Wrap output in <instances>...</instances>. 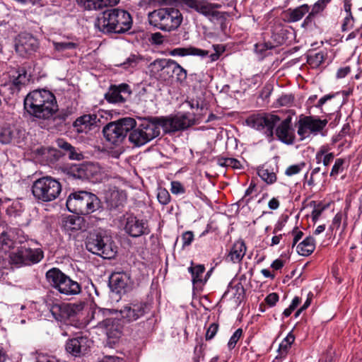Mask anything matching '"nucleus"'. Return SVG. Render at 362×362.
<instances>
[{
  "mask_svg": "<svg viewBox=\"0 0 362 362\" xmlns=\"http://www.w3.org/2000/svg\"><path fill=\"white\" fill-rule=\"evenodd\" d=\"M25 111L39 119H49L58 111L55 95L46 89L34 90L24 98Z\"/></svg>",
  "mask_w": 362,
  "mask_h": 362,
  "instance_id": "1",
  "label": "nucleus"
},
{
  "mask_svg": "<svg viewBox=\"0 0 362 362\" xmlns=\"http://www.w3.org/2000/svg\"><path fill=\"white\" fill-rule=\"evenodd\" d=\"M132 23V16L128 11L110 8L98 16L95 26L105 34H124L130 30Z\"/></svg>",
  "mask_w": 362,
  "mask_h": 362,
  "instance_id": "2",
  "label": "nucleus"
},
{
  "mask_svg": "<svg viewBox=\"0 0 362 362\" xmlns=\"http://www.w3.org/2000/svg\"><path fill=\"white\" fill-rule=\"evenodd\" d=\"M66 206L70 212L84 216L103 209V204L98 197L86 190L71 192L67 197Z\"/></svg>",
  "mask_w": 362,
  "mask_h": 362,
  "instance_id": "3",
  "label": "nucleus"
},
{
  "mask_svg": "<svg viewBox=\"0 0 362 362\" xmlns=\"http://www.w3.org/2000/svg\"><path fill=\"white\" fill-rule=\"evenodd\" d=\"M86 247L103 259H112L117 252V247L112 237L100 232L90 235L86 241Z\"/></svg>",
  "mask_w": 362,
  "mask_h": 362,
  "instance_id": "4",
  "label": "nucleus"
},
{
  "mask_svg": "<svg viewBox=\"0 0 362 362\" xmlns=\"http://www.w3.org/2000/svg\"><path fill=\"white\" fill-rule=\"evenodd\" d=\"M32 194L39 202L56 199L62 192V185L56 179L45 176L36 180L32 185Z\"/></svg>",
  "mask_w": 362,
  "mask_h": 362,
  "instance_id": "5",
  "label": "nucleus"
},
{
  "mask_svg": "<svg viewBox=\"0 0 362 362\" xmlns=\"http://www.w3.org/2000/svg\"><path fill=\"white\" fill-rule=\"evenodd\" d=\"M136 127V122L132 117H124L110 122L104 126L103 134L110 144L118 146L122 143L129 132Z\"/></svg>",
  "mask_w": 362,
  "mask_h": 362,
  "instance_id": "6",
  "label": "nucleus"
},
{
  "mask_svg": "<svg viewBox=\"0 0 362 362\" xmlns=\"http://www.w3.org/2000/svg\"><path fill=\"white\" fill-rule=\"evenodd\" d=\"M153 117L146 118L138 127H135L129 132V141L134 146L140 147L160 135V129L153 120Z\"/></svg>",
  "mask_w": 362,
  "mask_h": 362,
  "instance_id": "7",
  "label": "nucleus"
},
{
  "mask_svg": "<svg viewBox=\"0 0 362 362\" xmlns=\"http://www.w3.org/2000/svg\"><path fill=\"white\" fill-rule=\"evenodd\" d=\"M154 25L163 31L177 29L182 21L180 11L175 8H161L151 13Z\"/></svg>",
  "mask_w": 362,
  "mask_h": 362,
  "instance_id": "8",
  "label": "nucleus"
},
{
  "mask_svg": "<svg viewBox=\"0 0 362 362\" xmlns=\"http://www.w3.org/2000/svg\"><path fill=\"white\" fill-rule=\"evenodd\" d=\"M153 120L158 128L162 127L165 134H173L183 131L195 124L194 117L190 113L170 115L167 117H153Z\"/></svg>",
  "mask_w": 362,
  "mask_h": 362,
  "instance_id": "9",
  "label": "nucleus"
},
{
  "mask_svg": "<svg viewBox=\"0 0 362 362\" xmlns=\"http://www.w3.org/2000/svg\"><path fill=\"white\" fill-rule=\"evenodd\" d=\"M327 123V119H321L317 116L300 115L296 124L300 139L303 140L311 134L317 135L325 128Z\"/></svg>",
  "mask_w": 362,
  "mask_h": 362,
  "instance_id": "10",
  "label": "nucleus"
},
{
  "mask_svg": "<svg viewBox=\"0 0 362 362\" xmlns=\"http://www.w3.org/2000/svg\"><path fill=\"white\" fill-rule=\"evenodd\" d=\"M175 61L171 59H157L149 65L151 76L161 83H172Z\"/></svg>",
  "mask_w": 362,
  "mask_h": 362,
  "instance_id": "11",
  "label": "nucleus"
},
{
  "mask_svg": "<svg viewBox=\"0 0 362 362\" xmlns=\"http://www.w3.org/2000/svg\"><path fill=\"white\" fill-rule=\"evenodd\" d=\"M280 120V117L276 115H257L249 117L246 123L258 131H264V134L271 141L274 137V129Z\"/></svg>",
  "mask_w": 362,
  "mask_h": 362,
  "instance_id": "12",
  "label": "nucleus"
},
{
  "mask_svg": "<svg viewBox=\"0 0 362 362\" xmlns=\"http://www.w3.org/2000/svg\"><path fill=\"white\" fill-rule=\"evenodd\" d=\"M92 344L93 341L89 339L86 334L78 332L66 341L65 350L72 356L81 357L90 351Z\"/></svg>",
  "mask_w": 362,
  "mask_h": 362,
  "instance_id": "13",
  "label": "nucleus"
},
{
  "mask_svg": "<svg viewBox=\"0 0 362 362\" xmlns=\"http://www.w3.org/2000/svg\"><path fill=\"white\" fill-rule=\"evenodd\" d=\"M98 327L103 329L107 336L105 346L113 348L121 337L123 326L117 318H107L98 323Z\"/></svg>",
  "mask_w": 362,
  "mask_h": 362,
  "instance_id": "14",
  "label": "nucleus"
},
{
  "mask_svg": "<svg viewBox=\"0 0 362 362\" xmlns=\"http://www.w3.org/2000/svg\"><path fill=\"white\" fill-rule=\"evenodd\" d=\"M109 285L112 292L124 295L132 290L134 282L129 272L116 271L110 275Z\"/></svg>",
  "mask_w": 362,
  "mask_h": 362,
  "instance_id": "15",
  "label": "nucleus"
},
{
  "mask_svg": "<svg viewBox=\"0 0 362 362\" xmlns=\"http://www.w3.org/2000/svg\"><path fill=\"white\" fill-rule=\"evenodd\" d=\"M46 305L53 317L60 322H66L73 317L78 306L71 303H53L46 300Z\"/></svg>",
  "mask_w": 362,
  "mask_h": 362,
  "instance_id": "16",
  "label": "nucleus"
},
{
  "mask_svg": "<svg viewBox=\"0 0 362 362\" xmlns=\"http://www.w3.org/2000/svg\"><path fill=\"white\" fill-rule=\"evenodd\" d=\"M38 47L39 43L37 40L30 33H21L16 38V52L23 57H25L36 52Z\"/></svg>",
  "mask_w": 362,
  "mask_h": 362,
  "instance_id": "17",
  "label": "nucleus"
},
{
  "mask_svg": "<svg viewBox=\"0 0 362 362\" xmlns=\"http://www.w3.org/2000/svg\"><path fill=\"white\" fill-rule=\"evenodd\" d=\"M124 230L132 238L148 235L151 229L147 220L139 219L135 216H129L125 220Z\"/></svg>",
  "mask_w": 362,
  "mask_h": 362,
  "instance_id": "18",
  "label": "nucleus"
},
{
  "mask_svg": "<svg viewBox=\"0 0 362 362\" xmlns=\"http://www.w3.org/2000/svg\"><path fill=\"white\" fill-rule=\"evenodd\" d=\"M148 304L142 301H133L120 310L122 317L128 322L137 320L147 313Z\"/></svg>",
  "mask_w": 362,
  "mask_h": 362,
  "instance_id": "19",
  "label": "nucleus"
},
{
  "mask_svg": "<svg viewBox=\"0 0 362 362\" xmlns=\"http://www.w3.org/2000/svg\"><path fill=\"white\" fill-rule=\"evenodd\" d=\"M131 94L130 86L123 83L119 85H111L105 95V98L110 103H124Z\"/></svg>",
  "mask_w": 362,
  "mask_h": 362,
  "instance_id": "20",
  "label": "nucleus"
},
{
  "mask_svg": "<svg viewBox=\"0 0 362 362\" xmlns=\"http://www.w3.org/2000/svg\"><path fill=\"white\" fill-rule=\"evenodd\" d=\"M100 120L95 114L83 115L78 117L73 123V127L78 134H88L98 127Z\"/></svg>",
  "mask_w": 362,
  "mask_h": 362,
  "instance_id": "21",
  "label": "nucleus"
},
{
  "mask_svg": "<svg viewBox=\"0 0 362 362\" xmlns=\"http://www.w3.org/2000/svg\"><path fill=\"white\" fill-rule=\"evenodd\" d=\"M182 6L195 10L204 16H208L211 8H220L221 5L213 4L207 0H177Z\"/></svg>",
  "mask_w": 362,
  "mask_h": 362,
  "instance_id": "22",
  "label": "nucleus"
},
{
  "mask_svg": "<svg viewBox=\"0 0 362 362\" xmlns=\"http://www.w3.org/2000/svg\"><path fill=\"white\" fill-rule=\"evenodd\" d=\"M275 134L279 140L286 144H293L295 136L291 128V117H288L278 125Z\"/></svg>",
  "mask_w": 362,
  "mask_h": 362,
  "instance_id": "23",
  "label": "nucleus"
},
{
  "mask_svg": "<svg viewBox=\"0 0 362 362\" xmlns=\"http://www.w3.org/2000/svg\"><path fill=\"white\" fill-rule=\"evenodd\" d=\"M93 168L89 163L74 165L68 170V175L75 179L90 180L94 175Z\"/></svg>",
  "mask_w": 362,
  "mask_h": 362,
  "instance_id": "24",
  "label": "nucleus"
},
{
  "mask_svg": "<svg viewBox=\"0 0 362 362\" xmlns=\"http://www.w3.org/2000/svg\"><path fill=\"white\" fill-rule=\"evenodd\" d=\"M68 275L62 272L59 268L53 267L45 274V279L48 284L59 291V286L66 283Z\"/></svg>",
  "mask_w": 362,
  "mask_h": 362,
  "instance_id": "25",
  "label": "nucleus"
},
{
  "mask_svg": "<svg viewBox=\"0 0 362 362\" xmlns=\"http://www.w3.org/2000/svg\"><path fill=\"white\" fill-rule=\"evenodd\" d=\"M78 6L84 10H100L107 6H115L119 0H76Z\"/></svg>",
  "mask_w": 362,
  "mask_h": 362,
  "instance_id": "26",
  "label": "nucleus"
},
{
  "mask_svg": "<svg viewBox=\"0 0 362 362\" xmlns=\"http://www.w3.org/2000/svg\"><path fill=\"white\" fill-rule=\"evenodd\" d=\"M126 202V196L122 191L112 190L106 194L105 202L110 210L119 209Z\"/></svg>",
  "mask_w": 362,
  "mask_h": 362,
  "instance_id": "27",
  "label": "nucleus"
},
{
  "mask_svg": "<svg viewBox=\"0 0 362 362\" xmlns=\"http://www.w3.org/2000/svg\"><path fill=\"white\" fill-rule=\"evenodd\" d=\"M21 133L22 131L21 129L9 124L0 127V143L2 144H8L13 140L19 143L20 140L17 136Z\"/></svg>",
  "mask_w": 362,
  "mask_h": 362,
  "instance_id": "28",
  "label": "nucleus"
},
{
  "mask_svg": "<svg viewBox=\"0 0 362 362\" xmlns=\"http://www.w3.org/2000/svg\"><path fill=\"white\" fill-rule=\"evenodd\" d=\"M246 250V245L243 240L236 241L230 248L226 260L235 264L239 263L245 256Z\"/></svg>",
  "mask_w": 362,
  "mask_h": 362,
  "instance_id": "29",
  "label": "nucleus"
},
{
  "mask_svg": "<svg viewBox=\"0 0 362 362\" xmlns=\"http://www.w3.org/2000/svg\"><path fill=\"white\" fill-rule=\"evenodd\" d=\"M245 294V290L241 283H238L235 285L230 283L228 286L227 291L223 293V298L230 295V298L233 299L235 303L240 304L243 300Z\"/></svg>",
  "mask_w": 362,
  "mask_h": 362,
  "instance_id": "30",
  "label": "nucleus"
},
{
  "mask_svg": "<svg viewBox=\"0 0 362 362\" xmlns=\"http://www.w3.org/2000/svg\"><path fill=\"white\" fill-rule=\"evenodd\" d=\"M310 10V6L304 4L295 8H288L286 11L287 21L295 23L301 20Z\"/></svg>",
  "mask_w": 362,
  "mask_h": 362,
  "instance_id": "31",
  "label": "nucleus"
},
{
  "mask_svg": "<svg viewBox=\"0 0 362 362\" xmlns=\"http://www.w3.org/2000/svg\"><path fill=\"white\" fill-rule=\"evenodd\" d=\"M23 246L24 255H25V265L37 264L44 257V252L42 249H32L26 244H24Z\"/></svg>",
  "mask_w": 362,
  "mask_h": 362,
  "instance_id": "32",
  "label": "nucleus"
},
{
  "mask_svg": "<svg viewBox=\"0 0 362 362\" xmlns=\"http://www.w3.org/2000/svg\"><path fill=\"white\" fill-rule=\"evenodd\" d=\"M59 292L64 296H76L81 292V284L68 276L66 283L59 286Z\"/></svg>",
  "mask_w": 362,
  "mask_h": 362,
  "instance_id": "33",
  "label": "nucleus"
},
{
  "mask_svg": "<svg viewBox=\"0 0 362 362\" xmlns=\"http://www.w3.org/2000/svg\"><path fill=\"white\" fill-rule=\"evenodd\" d=\"M188 272L192 275V281L194 286L195 285H204L207 279H203L202 276L205 272V267L204 264H196L194 265L193 262H191V266L188 268Z\"/></svg>",
  "mask_w": 362,
  "mask_h": 362,
  "instance_id": "34",
  "label": "nucleus"
},
{
  "mask_svg": "<svg viewBox=\"0 0 362 362\" xmlns=\"http://www.w3.org/2000/svg\"><path fill=\"white\" fill-rule=\"evenodd\" d=\"M27 81L26 70L24 68L19 69L18 71V76L14 77L12 81L8 84L11 93H18L23 86L25 84Z\"/></svg>",
  "mask_w": 362,
  "mask_h": 362,
  "instance_id": "35",
  "label": "nucleus"
},
{
  "mask_svg": "<svg viewBox=\"0 0 362 362\" xmlns=\"http://www.w3.org/2000/svg\"><path fill=\"white\" fill-rule=\"evenodd\" d=\"M315 249V240L312 236L305 238L297 245V252L300 255L308 256L311 255Z\"/></svg>",
  "mask_w": 362,
  "mask_h": 362,
  "instance_id": "36",
  "label": "nucleus"
},
{
  "mask_svg": "<svg viewBox=\"0 0 362 362\" xmlns=\"http://www.w3.org/2000/svg\"><path fill=\"white\" fill-rule=\"evenodd\" d=\"M257 175L268 185L274 184L277 179L276 173L270 167L263 165L257 168Z\"/></svg>",
  "mask_w": 362,
  "mask_h": 362,
  "instance_id": "37",
  "label": "nucleus"
},
{
  "mask_svg": "<svg viewBox=\"0 0 362 362\" xmlns=\"http://www.w3.org/2000/svg\"><path fill=\"white\" fill-rule=\"evenodd\" d=\"M349 165V162L346 158H338L334 160L329 176L336 180L339 175L346 171Z\"/></svg>",
  "mask_w": 362,
  "mask_h": 362,
  "instance_id": "38",
  "label": "nucleus"
},
{
  "mask_svg": "<svg viewBox=\"0 0 362 362\" xmlns=\"http://www.w3.org/2000/svg\"><path fill=\"white\" fill-rule=\"evenodd\" d=\"M83 219L80 216H69L64 221V226L66 230L76 231L82 229Z\"/></svg>",
  "mask_w": 362,
  "mask_h": 362,
  "instance_id": "39",
  "label": "nucleus"
},
{
  "mask_svg": "<svg viewBox=\"0 0 362 362\" xmlns=\"http://www.w3.org/2000/svg\"><path fill=\"white\" fill-rule=\"evenodd\" d=\"M295 337L292 334H288L280 343L278 349V355L276 358H284L291 347V344L294 342Z\"/></svg>",
  "mask_w": 362,
  "mask_h": 362,
  "instance_id": "40",
  "label": "nucleus"
},
{
  "mask_svg": "<svg viewBox=\"0 0 362 362\" xmlns=\"http://www.w3.org/2000/svg\"><path fill=\"white\" fill-rule=\"evenodd\" d=\"M53 46L57 52L69 51L66 56L70 57L76 54L74 50L78 47V45L72 42H53Z\"/></svg>",
  "mask_w": 362,
  "mask_h": 362,
  "instance_id": "41",
  "label": "nucleus"
},
{
  "mask_svg": "<svg viewBox=\"0 0 362 362\" xmlns=\"http://www.w3.org/2000/svg\"><path fill=\"white\" fill-rule=\"evenodd\" d=\"M10 262L13 264L22 266L25 265V255H24V246L21 245L18 248L11 252L9 255Z\"/></svg>",
  "mask_w": 362,
  "mask_h": 362,
  "instance_id": "42",
  "label": "nucleus"
},
{
  "mask_svg": "<svg viewBox=\"0 0 362 362\" xmlns=\"http://www.w3.org/2000/svg\"><path fill=\"white\" fill-rule=\"evenodd\" d=\"M340 93L339 92H337V93H329V94H327V95H324L323 97H322L317 102V104L315 105L316 107L317 108H320L322 112L327 114V112H325V109L323 108L324 105H325L327 104V103L328 102H330L331 104H334L336 107V108H338V105H339V102L337 101H334V100L336 99V98L339 95ZM327 114H331L330 112H327Z\"/></svg>",
  "mask_w": 362,
  "mask_h": 362,
  "instance_id": "43",
  "label": "nucleus"
},
{
  "mask_svg": "<svg viewBox=\"0 0 362 362\" xmlns=\"http://www.w3.org/2000/svg\"><path fill=\"white\" fill-rule=\"evenodd\" d=\"M325 59V55L322 52L310 53L307 56V62L313 68L319 67Z\"/></svg>",
  "mask_w": 362,
  "mask_h": 362,
  "instance_id": "44",
  "label": "nucleus"
},
{
  "mask_svg": "<svg viewBox=\"0 0 362 362\" xmlns=\"http://www.w3.org/2000/svg\"><path fill=\"white\" fill-rule=\"evenodd\" d=\"M142 58L137 54H131L126 60L117 66L125 70H130L135 68L141 61Z\"/></svg>",
  "mask_w": 362,
  "mask_h": 362,
  "instance_id": "45",
  "label": "nucleus"
},
{
  "mask_svg": "<svg viewBox=\"0 0 362 362\" xmlns=\"http://www.w3.org/2000/svg\"><path fill=\"white\" fill-rule=\"evenodd\" d=\"M316 18L317 16L309 11L308 13V16L304 18L301 24V28L309 31H313L315 29L318 28L316 23Z\"/></svg>",
  "mask_w": 362,
  "mask_h": 362,
  "instance_id": "46",
  "label": "nucleus"
},
{
  "mask_svg": "<svg viewBox=\"0 0 362 362\" xmlns=\"http://www.w3.org/2000/svg\"><path fill=\"white\" fill-rule=\"evenodd\" d=\"M13 231L11 229L3 231L0 235L1 244L8 247V248L14 247L16 240H13Z\"/></svg>",
  "mask_w": 362,
  "mask_h": 362,
  "instance_id": "47",
  "label": "nucleus"
},
{
  "mask_svg": "<svg viewBox=\"0 0 362 362\" xmlns=\"http://www.w3.org/2000/svg\"><path fill=\"white\" fill-rule=\"evenodd\" d=\"M175 70H173V76H175L176 81L180 84H183L187 79V72L181 65L176 61L174 65Z\"/></svg>",
  "mask_w": 362,
  "mask_h": 362,
  "instance_id": "48",
  "label": "nucleus"
},
{
  "mask_svg": "<svg viewBox=\"0 0 362 362\" xmlns=\"http://www.w3.org/2000/svg\"><path fill=\"white\" fill-rule=\"evenodd\" d=\"M332 0H317L311 8L310 13L318 16L320 13L324 11L327 5L331 2Z\"/></svg>",
  "mask_w": 362,
  "mask_h": 362,
  "instance_id": "49",
  "label": "nucleus"
},
{
  "mask_svg": "<svg viewBox=\"0 0 362 362\" xmlns=\"http://www.w3.org/2000/svg\"><path fill=\"white\" fill-rule=\"evenodd\" d=\"M157 199L162 205H167L170 203L171 197L168 191L163 187L158 188Z\"/></svg>",
  "mask_w": 362,
  "mask_h": 362,
  "instance_id": "50",
  "label": "nucleus"
},
{
  "mask_svg": "<svg viewBox=\"0 0 362 362\" xmlns=\"http://www.w3.org/2000/svg\"><path fill=\"white\" fill-rule=\"evenodd\" d=\"M216 9V8H211L209 11V16L206 17L211 21H213L214 20L225 21L226 19V13L218 11Z\"/></svg>",
  "mask_w": 362,
  "mask_h": 362,
  "instance_id": "51",
  "label": "nucleus"
},
{
  "mask_svg": "<svg viewBox=\"0 0 362 362\" xmlns=\"http://www.w3.org/2000/svg\"><path fill=\"white\" fill-rule=\"evenodd\" d=\"M187 56H199L202 58H204L209 55V51L202 49L193 46H189L187 47Z\"/></svg>",
  "mask_w": 362,
  "mask_h": 362,
  "instance_id": "52",
  "label": "nucleus"
},
{
  "mask_svg": "<svg viewBox=\"0 0 362 362\" xmlns=\"http://www.w3.org/2000/svg\"><path fill=\"white\" fill-rule=\"evenodd\" d=\"M243 335V329L241 328H239L235 330V332L233 333V334L230 337L228 343V347L230 350H232L235 348L237 342L240 339V337Z\"/></svg>",
  "mask_w": 362,
  "mask_h": 362,
  "instance_id": "53",
  "label": "nucleus"
},
{
  "mask_svg": "<svg viewBox=\"0 0 362 362\" xmlns=\"http://www.w3.org/2000/svg\"><path fill=\"white\" fill-rule=\"evenodd\" d=\"M170 185V191L173 194L180 195L185 194L186 192L185 187L179 181H172Z\"/></svg>",
  "mask_w": 362,
  "mask_h": 362,
  "instance_id": "54",
  "label": "nucleus"
},
{
  "mask_svg": "<svg viewBox=\"0 0 362 362\" xmlns=\"http://www.w3.org/2000/svg\"><path fill=\"white\" fill-rule=\"evenodd\" d=\"M305 166V163L304 162H302L298 164L290 165L286 168V170L285 171V174L287 176H292V175H296V174L299 173Z\"/></svg>",
  "mask_w": 362,
  "mask_h": 362,
  "instance_id": "55",
  "label": "nucleus"
},
{
  "mask_svg": "<svg viewBox=\"0 0 362 362\" xmlns=\"http://www.w3.org/2000/svg\"><path fill=\"white\" fill-rule=\"evenodd\" d=\"M218 330V323H212L206 329L205 339L209 341L212 339L216 334Z\"/></svg>",
  "mask_w": 362,
  "mask_h": 362,
  "instance_id": "56",
  "label": "nucleus"
},
{
  "mask_svg": "<svg viewBox=\"0 0 362 362\" xmlns=\"http://www.w3.org/2000/svg\"><path fill=\"white\" fill-rule=\"evenodd\" d=\"M294 101V95L292 94L282 95L279 99L278 103L281 106H291Z\"/></svg>",
  "mask_w": 362,
  "mask_h": 362,
  "instance_id": "57",
  "label": "nucleus"
},
{
  "mask_svg": "<svg viewBox=\"0 0 362 362\" xmlns=\"http://www.w3.org/2000/svg\"><path fill=\"white\" fill-rule=\"evenodd\" d=\"M182 247H185L192 244L194 240V234L192 231H186L182 234Z\"/></svg>",
  "mask_w": 362,
  "mask_h": 362,
  "instance_id": "58",
  "label": "nucleus"
},
{
  "mask_svg": "<svg viewBox=\"0 0 362 362\" xmlns=\"http://www.w3.org/2000/svg\"><path fill=\"white\" fill-rule=\"evenodd\" d=\"M342 220V214L341 213H337L332 219V223L329 227V230L332 232L334 230H338L340 227Z\"/></svg>",
  "mask_w": 362,
  "mask_h": 362,
  "instance_id": "59",
  "label": "nucleus"
},
{
  "mask_svg": "<svg viewBox=\"0 0 362 362\" xmlns=\"http://www.w3.org/2000/svg\"><path fill=\"white\" fill-rule=\"evenodd\" d=\"M276 46V45H272L271 42L259 43L255 45V49L257 52L262 53L266 50L272 49Z\"/></svg>",
  "mask_w": 362,
  "mask_h": 362,
  "instance_id": "60",
  "label": "nucleus"
},
{
  "mask_svg": "<svg viewBox=\"0 0 362 362\" xmlns=\"http://www.w3.org/2000/svg\"><path fill=\"white\" fill-rule=\"evenodd\" d=\"M264 300L267 305L273 307L279 300V295L276 293H271L265 298Z\"/></svg>",
  "mask_w": 362,
  "mask_h": 362,
  "instance_id": "61",
  "label": "nucleus"
},
{
  "mask_svg": "<svg viewBox=\"0 0 362 362\" xmlns=\"http://www.w3.org/2000/svg\"><path fill=\"white\" fill-rule=\"evenodd\" d=\"M334 158V153H329V154H326L324 157L321 158L320 160H316L317 163H322L325 166H328Z\"/></svg>",
  "mask_w": 362,
  "mask_h": 362,
  "instance_id": "62",
  "label": "nucleus"
},
{
  "mask_svg": "<svg viewBox=\"0 0 362 362\" xmlns=\"http://www.w3.org/2000/svg\"><path fill=\"white\" fill-rule=\"evenodd\" d=\"M354 21V17L352 13L347 15V16L344 18V23L341 25L342 31H346L353 27L352 21Z\"/></svg>",
  "mask_w": 362,
  "mask_h": 362,
  "instance_id": "63",
  "label": "nucleus"
},
{
  "mask_svg": "<svg viewBox=\"0 0 362 362\" xmlns=\"http://www.w3.org/2000/svg\"><path fill=\"white\" fill-rule=\"evenodd\" d=\"M194 356L193 357V362H199L201 358H204V351L202 349V345H200L199 347L197 346L194 348Z\"/></svg>",
  "mask_w": 362,
  "mask_h": 362,
  "instance_id": "64",
  "label": "nucleus"
}]
</instances>
